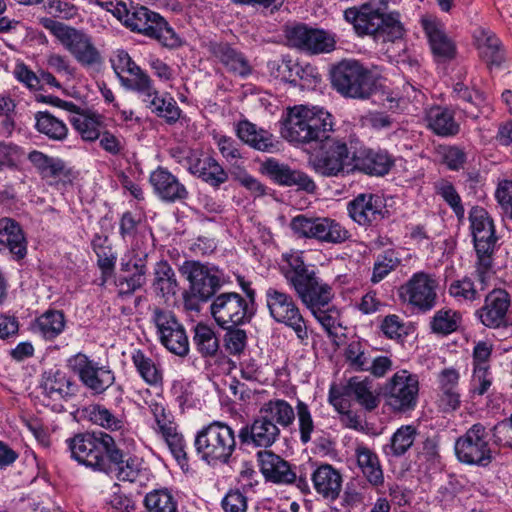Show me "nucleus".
<instances>
[{
	"mask_svg": "<svg viewBox=\"0 0 512 512\" xmlns=\"http://www.w3.org/2000/svg\"><path fill=\"white\" fill-rule=\"evenodd\" d=\"M207 50L226 67L228 72L235 76L245 78L253 71L248 58L227 42L209 41L207 43Z\"/></svg>",
	"mask_w": 512,
	"mask_h": 512,
	"instance_id": "19",
	"label": "nucleus"
},
{
	"mask_svg": "<svg viewBox=\"0 0 512 512\" xmlns=\"http://www.w3.org/2000/svg\"><path fill=\"white\" fill-rule=\"evenodd\" d=\"M130 75L132 78L120 77V83L126 89L137 92L142 97V101L147 103L157 91L150 76L142 69Z\"/></svg>",
	"mask_w": 512,
	"mask_h": 512,
	"instance_id": "46",
	"label": "nucleus"
},
{
	"mask_svg": "<svg viewBox=\"0 0 512 512\" xmlns=\"http://www.w3.org/2000/svg\"><path fill=\"white\" fill-rule=\"evenodd\" d=\"M210 312L215 322L223 329L235 328L249 322L254 314L249 303L236 292L217 295Z\"/></svg>",
	"mask_w": 512,
	"mask_h": 512,
	"instance_id": "12",
	"label": "nucleus"
},
{
	"mask_svg": "<svg viewBox=\"0 0 512 512\" xmlns=\"http://www.w3.org/2000/svg\"><path fill=\"white\" fill-rule=\"evenodd\" d=\"M270 73L275 78H280L284 81L296 82V70H300L297 63H293L290 59L273 60L268 62Z\"/></svg>",
	"mask_w": 512,
	"mask_h": 512,
	"instance_id": "61",
	"label": "nucleus"
},
{
	"mask_svg": "<svg viewBox=\"0 0 512 512\" xmlns=\"http://www.w3.org/2000/svg\"><path fill=\"white\" fill-rule=\"evenodd\" d=\"M345 394L353 396L357 403L368 412L375 410L380 403L379 397L372 391V382L367 378L363 380L359 377L350 378L345 387Z\"/></svg>",
	"mask_w": 512,
	"mask_h": 512,
	"instance_id": "36",
	"label": "nucleus"
},
{
	"mask_svg": "<svg viewBox=\"0 0 512 512\" xmlns=\"http://www.w3.org/2000/svg\"><path fill=\"white\" fill-rule=\"evenodd\" d=\"M509 306V294L503 289H494L487 294L484 305L476 313L483 325L498 328L505 324Z\"/></svg>",
	"mask_w": 512,
	"mask_h": 512,
	"instance_id": "21",
	"label": "nucleus"
},
{
	"mask_svg": "<svg viewBox=\"0 0 512 512\" xmlns=\"http://www.w3.org/2000/svg\"><path fill=\"white\" fill-rule=\"evenodd\" d=\"M333 128L332 115L320 108L295 106L289 109L281 134L289 142L308 144L313 149L319 137Z\"/></svg>",
	"mask_w": 512,
	"mask_h": 512,
	"instance_id": "2",
	"label": "nucleus"
},
{
	"mask_svg": "<svg viewBox=\"0 0 512 512\" xmlns=\"http://www.w3.org/2000/svg\"><path fill=\"white\" fill-rule=\"evenodd\" d=\"M418 393V378L407 370L396 372L383 387L385 404L393 412L406 413L414 410Z\"/></svg>",
	"mask_w": 512,
	"mask_h": 512,
	"instance_id": "9",
	"label": "nucleus"
},
{
	"mask_svg": "<svg viewBox=\"0 0 512 512\" xmlns=\"http://www.w3.org/2000/svg\"><path fill=\"white\" fill-rule=\"evenodd\" d=\"M283 273L286 281L294 288L297 295L308 289L311 284H316V281L320 279L299 256L289 258L288 267L284 269Z\"/></svg>",
	"mask_w": 512,
	"mask_h": 512,
	"instance_id": "32",
	"label": "nucleus"
},
{
	"mask_svg": "<svg viewBox=\"0 0 512 512\" xmlns=\"http://www.w3.org/2000/svg\"><path fill=\"white\" fill-rule=\"evenodd\" d=\"M158 433L167 444L170 452L181 468H187L188 458L185 451V442L182 434L177 431L176 424H169L168 427L163 428V430Z\"/></svg>",
	"mask_w": 512,
	"mask_h": 512,
	"instance_id": "43",
	"label": "nucleus"
},
{
	"mask_svg": "<svg viewBox=\"0 0 512 512\" xmlns=\"http://www.w3.org/2000/svg\"><path fill=\"white\" fill-rule=\"evenodd\" d=\"M449 294L459 302H472L480 298L477 288L469 278L453 281L449 286Z\"/></svg>",
	"mask_w": 512,
	"mask_h": 512,
	"instance_id": "59",
	"label": "nucleus"
},
{
	"mask_svg": "<svg viewBox=\"0 0 512 512\" xmlns=\"http://www.w3.org/2000/svg\"><path fill=\"white\" fill-rule=\"evenodd\" d=\"M87 415L92 423L108 430L116 431L122 429L124 426L121 417L101 405L90 406L87 409Z\"/></svg>",
	"mask_w": 512,
	"mask_h": 512,
	"instance_id": "52",
	"label": "nucleus"
},
{
	"mask_svg": "<svg viewBox=\"0 0 512 512\" xmlns=\"http://www.w3.org/2000/svg\"><path fill=\"white\" fill-rule=\"evenodd\" d=\"M40 388L42 394L47 398L57 400H68L73 397L77 385L59 369H50L42 374Z\"/></svg>",
	"mask_w": 512,
	"mask_h": 512,
	"instance_id": "26",
	"label": "nucleus"
},
{
	"mask_svg": "<svg viewBox=\"0 0 512 512\" xmlns=\"http://www.w3.org/2000/svg\"><path fill=\"white\" fill-rule=\"evenodd\" d=\"M311 312L329 334L335 333L339 326V312L336 308L329 307V305L321 306L312 309Z\"/></svg>",
	"mask_w": 512,
	"mask_h": 512,
	"instance_id": "62",
	"label": "nucleus"
},
{
	"mask_svg": "<svg viewBox=\"0 0 512 512\" xmlns=\"http://www.w3.org/2000/svg\"><path fill=\"white\" fill-rule=\"evenodd\" d=\"M301 301L310 309L316 307L328 306L333 298L332 288L321 279L313 283L304 292L298 294Z\"/></svg>",
	"mask_w": 512,
	"mask_h": 512,
	"instance_id": "42",
	"label": "nucleus"
},
{
	"mask_svg": "<svg viewBox=\"0 0 512 512\" xmlns=\"http://www.w3.org/2000/svg\"><path fill=\"white\" fill-rule=\"evenodd\" d=\"M358 141H351L350 146L344 139L328 135L319 137L313 146L311 155L315 160H382L383 156H375L371 150L358 152Z\"/></svg>",
	"mask_w": 512,
	"mask_h": 512,
	"instance_id": "16",
	"label": "nucleus"
},
{
	"mask_svg": "<svg viewBox=\"0 0 512 512\" xmlns=\"http://www.w3.org/2000/svg\"><path fill=\"white\" fill-rule=\"evenodd\" d=\"M148 512H178L174 497L166 489L153 490L144 499Z\"/></svg>",
	"mask_w": 512,
	"mask_h": 512,
	"instance_id": "50",
	"label": "nucleus"
},
{
	"mask_svg": "<svg viewBox=\"0 0 512 512\" xmlns=\"http://www.w3.org/2000/svg\"><path fill=\"white\" fill-rule=\"evenodd\" d=\"M453 98L457 101L455 109L461 111L465 117L474 120L479 118L487 104L482 92L470 89L462 82L454 84Z\"/></svg>",
	"mask_w": 512,
	"mask_h": 512,
	"instance_id": "29",
	"label": "nucleus"
},
{
	"mask_svg": "<svg viewBox=\"0 0 512 512\" xmlns=\"http://www.w3.org/2000/svg\"><path fill=\"white\" fill-rule=\"evenodd\" d=\"M314 489L324 499L335 501L342 490V475L330 464H322L311 475Z\"/></svg>",
	"mask_w": 512,
	"mask_h": 512,
	"instance_id": "28",
	"label": "nucleus"
},
{
	"mask_svg": "<svg viewBox=\"0 0 512 512\" xmlns=\"http://www.w3.org/2000/svg\"><path fill=\"white\" fill-rule=\"evenodd\" d=\"M333 88L350 98L366 99L372 92V80L368 69L356 60H342L331 70Z\"/></svg>",
	"mask_w": 512,
	"mask_h": 512,
	"instance_id": "7",
	"label": "nucleus"
},
{
	"mask_svg": "<svg viewBox=\"0 0 512 512\" xmlns=\"http://www.w3.org/2000/svg\"><path fill=\"white\" fill-rule=\"evenodd\" d=\"M280 435L281 430L258 413L251 424L245 425L240 429L238 437L242 444L267 450V448L279 440Z\"/></svg>",
	"mask_w": 512,
	"mask_h": 512,
	"instance_id": "18",
	"label": "nucleus"
},
{
	"mask_svg": "<svg viewBox=\"0 0 512 512\" xmlns=\"http://www.w3.org/2000/svg\"><path fill=\"white\" fill-rule=\"evenodd\" d=\"M152 288L157 296L168 299L178 290L176 274L167 261L156 263L153 272Z\"/></svg>",
	"mask_w": 512,
	"mask_h": 512,
	"instance_id": "35",
	"label": "nucleus"
},
{
	"mask_svg": "<svg viewBox=\"0 0 512 512\" xmlns=\"http://www.w3.org/2000/svg\"><path fill=\"white\" fill-rule=\"evenodd\" d=\"M124 25L131 31L157 40L166 48L174 49L182 45L180 36L168 22L159 13L145 6L131 4Z\"/></svg>",
	"mask_w": 512,
	"mask_h": 512,
	"instance_id": "5",
	"label": "nucleus"
},
{
	"mask_svg": "<svg viewBox=\"0 0 512 512\" xmlns=\"http://www.w3.org/2000/svg\"><path fill=\"white\" fill-rule=\"evenodd\" d=\"M260 471L267 481L277 484H290L295 482L296 473L291 465L270 450H261L257 453Z\"/></svg>",
	"mask_w": 512,
	"mask_h": 512,
	"instance_id": "22",
	"label": "nucleus"
},
{
	"mask_svg": "<svg viewBox=\"0 0 512 512\" xmlns=\"http://www.w3.org/2000/svg\"><path fill=\"white\" fill-rule=\"evenodd\" d=\"M65 328V316L62 311L48 310L39 316L33 329L43 338L52 340L60 335Z\"/></svg>",
	"mask_w": 512,
	"mask_h": 512,
	"instance_id": "38",
	"label": "nucleus"
},
{
	"mask_svg": "<svg viewBox=\"0 0 512 512\" xmlns=\"http://www.w3.org/2000/svg\"><path fill=\"white\" fill-rule=\"evenodd\" d=\"M266 306L271 318L291 328L301 343L309 338L308 327L294 298L276 287L265 291Z\"/></svg>",
	"mask_w": 512,
	"mask_h": 512,
	"instance_id": "8",
	"label": "nucleus"
},
{
	"mask_svg": "<svg viewBox=\"0 0 512 512\" xmlns=\"http://www.w3.org/2000/svg\"><path fill=\"white\" fill-rule=\"evenodd\" d=\"M286 38L292 47L313 55L329 53L336 46L335 34L305 24L287 28Z\"/></svg>",
	"mask_w": 512,
	"mask_h": 512,
	"instance_id": "14",
	"label": "nucleus"
},
{
	"mask_svg": "<svg viewBox=\"0 0 512 512\" xmlns=\"http://www.w3.org/2000/svg\"><path fill=\"white\" fill-rule=\"evenodd\" d=\"M262 174L281 186H297L307 192H314L316 185L306 174L290 168L285 162H262Z\"/></svg>",
	"mask_w": 512,
	"mask_h": 512,
	"instance_id": "20",
	"label": "nucleus"
},
{
	"mask_svg": "<svg viewBox=\"0 0 512 512\" xmlns=\"http://www.w3.org/2000/svg\"><path fill=\"white\" fill-rule=\"evenodd\" d=\"M348 216L360 226H369L384 218L385 205L379 195L360 193L347 203Z\"/></svg>",
	"mask_w": 512,
	"mask_h": 512,
	"instance_id": "17",
	"label": "nucleus"
},
{
	"mask_svg": "<svg viewBox=\"0 0 512 512\" xmlns=\"http://www.w3.org/2000/svg\"><path fill=\"white\" fill-rule=\"evenodd\" d=\"M383 13L370 5H362L360 8L351 7L344 11V18L353 24L360 35H373L377 37L383 24Z\"/></svg>",
	"mask_w": 512,
	"mask_h": 512,
	"instance_id": "25",
	"label": "nucleus"
},
{
	"mask_svg": "<svg viewBox=\"0 0 512 512\" xmlns=\"http://www.w3.org/2000/svg\"><path fill=\"white\" fill-rule=\"evenodd\" d=\"M438 281L434 275L416 272L401 285L398 294L401 300L421 313L431 311L437 304Z\"/></svg>",
	"mask_w": 512,
	"mask_h": 512,
	"instance_id": "11",
	"label": "nucleus"
},
{
	"mask_svg": "<svg viewBox=\"0 0 512 512\" xmlns=\"http://www.w3.org/2000/svg\"><path fill=\"white\" fill-rule=\"evenodd\" d=\"M416 434V429L413 426H401L392 435L390 443L384 448L385 453L396 457L404 455L413 445Z\"/></svg>",
	"mask_w": 512,
	"mask_h": 512,
	"instance_id": "45",
	"label": "nucleus"
},
{
	"mask_svg": "<svg viewBox=\"0 0 512 512\" xmlns=\"http://www.w3.org/2000/svg\"><path fill=\"white\" fill-rule=\"evenodd\" d=\"M421 24L436 61L447 62L452 60L456 54V46L446 35L443 25L434 18H423Z\"/></svg>",
	"mask_w": 512,
	"mask_h": 512,
	"instance_id": "24",
	"label": "nucleus"
},
{
	"mask_svg": "<svg viewBox=\"0 0 512 512\" xmlns=\"http://www.w3.org/2000/svg\"><path fill=\"white\" fill-rule=\"evenodd\" d=\"M194 344L203 357H214L219 351V340L215 331L207 325L197 324L194 328Z\"/></svg>",
	"mask_w": 512,
	"mask_h": 512,
	"instance_id": "44",
	"label": "nucleus"
},
{
	"mask_svg": "<svg viewBox=\"0 0 512 512\" xmlns=\"http://www.w3.org/2000/svg\"><path fill=\"white\" fill-rule=\"evenodd\" d=\"M344 358L351 369L360 372L367 370L370 360L366 345L360 340H353L348 343L344 350Z\"/></svg>",
	"mask_w": 512,
	"mask_h": 512,
	"instance_id": "49",
	"label": "nucleus"
},
{
	"mask_svg": "<svg viewBox=\"0 0 512 512\" xmlns=\"http://www.w3.org/2000/svg\"><path fill=\"white\" fill-rule=\"evenodd\" d=\"M349 231L334 219L317 217L315 239L330 244H341L350 238Z\"/></svg>",
	"mask_w": 512,
	"mask_h": 512,
	"instance_id": "39",
	"label": "nucleus"
},
{
	"mask_svg": "<svg viewBox=\"0 0 512 512\" xmlns=\"http://www.w3.org/2000/svg\"><path fill=\"white\" fill-rule=\"evenodd\" d=\"M180 270L189 282L191 293L202 301H207L222 285V273L213 265L185 261Z\"/></svg>",
	"mask_w": 512,
	"mask_h": 512,
	"instance_id": "13",
	"label": "nucleus"
},
{
	"mask_svg": "<svg viewBox=\"0 0 512 512\" xmlns=\"http://www.w3.org/2000/svg\"><path fill=\"white\" fill-rule=\"evenodd\" d=\"M131 361L140 377L151 386L162 383L163 376L159 365L144 351L136 349L132 352Z\"/></svg>",
	"mask_w": 512,
	"mask_h": 512,
	"instance_id": "37",
	"label": "nucleus"
},
{
	"mask_svg": "<svg viewBox=\"0 0 512 512\" xmlns=\"http://www.w3.org/2000/svg\"><path fill=\"white\" fill-rule=\"evenodd\" d=\"M312 169L323 177H345L354 173L352 162H310Z\"/></svg>",
	"mask_w": 512,
	"mask_h": 512,
	"instance_id": "57",
	"label": "nucleus"
},
{
	"mask_svg": "<svg viewBox=\"0 0 512 512\" xmlns=\"http://www.w3.org/2000/svg\"><path fill=\"white\" fill-rule=\"evenodd\" d=\"M71 457L94 471L112 472V465L122 461V450L106 432L81 433L67 440Z\"/></svg>",
	"mask_w": 512,
	"mask_h": 512,
	"instance_id": "1",
	"label": "nucleus"
},
{
	"mask_svg": "<svg viewBox=\"0 0 512 512\" xmlns=\"http://www.w3.org/2000/svg\"><path fill=\"white\" fill-rule=\"evenodd\" d=\"M470 226L478 257L476 273L479 281L484 284L491 268V255L494 251L497 237L495 226L489 213L482 207H473L469 213Z\"/></svg>",
	"mask_w": 512,
	"mask_h": 512,
	"instance_id": "6",
	"label": "nucleus"
},
{
	"mask_svg": "<svg viewBox=\"0 0 512 512\" xmlns=\"http://www.w3.org/2000/svg\"><path fill=\"white\" fill-rule=\"evenodd\" d=\"M454 448L458 460L462 463L486 467L492 461L489 434L481 423L472 425L459 437Z\"/></svg>",
	"mask_w": 512,
	"mask_h": 512,
	"instance_id": "10",
	"label": "nucleus"
},
{
	"mask_svg": "<svg viewBox=\"0 0 512 512\" xmlns=\"http://www.w3.org/2000/svg\"><path fill=\"white\" fill-rule=\"evenodd\" d=\"M247 144L259 151L274 153L279 150L280 142L267 130L256 127L255 137L249 138Z\"/></svg>",
	"mask_w": 512,
	"mask_h": 512,
	"instance_id": "60",
	"label": "nucleus"
},
{
	"mask_svg": "<svg viewBox=\"0 0 512 512\" xmlns=\"http://www.w3.org/2000/svg\"><path fill=\"white\" fill-rule=\"evenodd\" d=\"M150 183L157 196L165 202H176L187 197V190L167 169L158 167L150 174Z\"/></svg>",
	"mask_w": 512,
	"mask_h": 512,
	"instance_id": "27",
	"label": "nucleus"
},
{
	"mask_svg": "<svg viewBox=\"0 0 512 512\" xmlns=\"http://www.w3.org/2000/svg\"><path fill=\"white\" fill-rule=\"evenodd\" d=\"M158 117H162L167 123H176L181 115V109L178 107L176 101L171 96L160 97L158 91L145 103Z\"/></svg>",
	"mask_w": 512,
	"mask_h": 512,
	"instance_id": "41",
	"label": "nucleus"
},
{
	"mask_svg": "<svg viewBox=\"0 0 512 512\" xmlns=\"http://www.w3.org/2000/svg\"><path fill=\"white\" fill-rule=\"evenodd\" d=\"M67 365L78 375L83 385L95 394L103 393L115 381L114 373L108 367L98 366L85 354L78 353L70 357Z\"/></svg>",
	"mask_w": 512,
	"mask_h": 512,
	"instance_id": "15",
	"label": "nucleus"
},
{
	"mask_svg": "<svg viewBox=\"0 0 512 512\" xmlns=\"http://www.w3.org/2000/svg\"><path fill=\"white\" fill-rule=\"evenodd\" d=\"M159 340L167 350L177 356L184 357L189 353V340L182 324L167 332Z\"/></svg>",
	"mask_w": 512,
	"mask_h": 512,
	"instance_id": "51",
	"label": "nucleus"
},
{
	"mask_svg": "<svg viewBox=\"0 0 512 512\" xmlns=\"http://www.w3.org/2000/svg\"><path fill=\"white\" fill-rule=\"evenodd\" d=\"M194 445L209 465L227 464L236 449L235 432L226 423L214 421L197 433Z\"/></svg>",
	"mask_w": 512,
	"mask_h": 512,
	"instance_id": "3",
	"label": "nucleus"
},
{
	"mask_svg": "<svg viewBox=\"0 0 512 512\" xmlns=\"http://www.w3.org/2000/svg\"><path fill=\"white\" fill-rule=\"evenodd\" d=\"M427 127L436 135L449 137L455 136L460 131V125L455 120L454 112L448 108L435 106L426 114Z\"/></svg>",
	"mask_w": 512,
	"mask_h": 512,
	"instance_id": "33",
	"label": "nucleus"
},
{
	"mask_svg": "<svg viewBox=\"0 0 512 512\" xmlns=\"http://www.w3.org/2000/svg\"><path fill=\"white\" fill-rule=\"evenodd\" d=\"M150 321L156 328L158 338L181 325L172 311L160 307L151 308Z\"/></svg>",
	"mask_w": 512,
	"mask_h": 512,
	"instance_id": "54",
	"label": "nucleus"
},
{
	"mask_svg": "<svg viewBox=\"0 0 512 512\" xmlns=\"http://www.w3.org/2000/svg\"><path fill=\"white\" fill-rule=\"evenodd\" d=\"M8 250L15 259L20 260L26 256L27 246L24 234L14 220L0 219V251Z\"/></svg>",
	"mask_w": 512,
	"mask_h": 512,
	"instance_id": "31",
	"label": "nucleus"
},
{
	"mask_svg": "<svg viewBox=\"0 0 512 512\" xmlns=\"http://www.w3.org/2000/svg\"><path fill=\"white\" fill-rule=\"evenodd\" d=\"M40 24L61 43L81 66L93 67L102 62L100 51L94 45L91 36L83 30L48 17L41 18Z\"/></svg>",
	"mask_w": 512,
	"mask_h": 512,
	"instance_id": "4",
	"label": "nucleus"
},
{
	"mask_svg": "<svg viewBox=\"0 0 512 512\" xmlns=\"http://www.w3.org/2000/svg\"><path fill=\"white\" fill-rule=\"evenodd\" d=\"M259 414L274 423L279 430L291 427L295 421V410L284 399H271L265 402L260 407Z\"/></svg>",
	"mask_w": 512,
	"mask_h": 512,
	"instance_id": "34",
	"label": "nucleus"
},
{
	"mask_svg": "<svg viewBox=\"0 0 512 512\" xmlns=\"http://www.w3.org/2000/svg\"><path fill=\"white\" fill-rule=\"evenodd\" d=\"M70 122L83 140L94 141L100 137L99 121L95 117L77 112V115L73 116Z\"/></svg>",
	"mask_w": 512,
	"mask_h": 512,
	"instance_id": "55",
	"label": "nucleus"
},
{
	"mask_svg": "<svg viewBox=\"0 0 512 512\" xmlns=\"http://www.w3.org/2000/svg\"><path fill=\"white\" fill-rule=\"evenodd\" d=\"M112 68L117 77L120 79L122 73L127 72L133 74L140 71V67L132 60L128 52L119 49L116 51L114 58L111 59Z\"/></svg>",
	"mask_w": 512,
	"mask_h": 512,
	"instance_id": "64",
	"label": "nucleus"
},
{
	"mask_svg": "<svg viewBox=\"0 0 512 512\" xmlns=\"http://www.w3.org/2000/svg\"><path fill=\"white\" fill-rule=\"evenodd\" d=\"M188 169L198 178L214 186L227 180V173L219 162H193Z\"/></svg>",
	"mask_w": 512,
	"mask_h": 512,
	"instance_id": "47",
	"label": "nucleus"
},
{
	"mask_svg": "<svg viewBox=\"0 0 512 512\" xmlns=\"http://www.w3.org/2000/svg\"><path fill=\"white\" fill-rule=\"evenodd\" d=\"M36 129L52 140L61 141L66 138V124L48 111H40L35 115Z\"/></svg>",
	"mask_w": 512,
	"mask_h": 512,
	"instance_id": "40",
	"label": "nucleus"
},
{
	"mask_svg": "<svg viewBox=\"0 0 512 512\" xmlns=\"http://www.w3.org/2000/svg\"><path fill=\"white\" fill-rule=\"evenodd\" d=\"M400 263L401 259L398 257L397 252L393 249H387L378 254L374 262L371 282L379 283L386 276H388L389 273L394 271L400 265Z\"/></svg>",
	"mask_w": 512,
	"mask_h": 512,
	"instance_id": "48",
	"label": "nucleus"
},
{
	"mask_svg": "<svg viewBox=\"0 0 512 512\" xmlns=\"http://www.w3.org/2000/svg\"><path fill=\"white\" fill-rule=\"evenodd\" d=\"M298 419L300 440L303 444L311 441L312 433L315 429L314 421L308 405L303 401H298L296 405V414Z\"/></svg>",
	"mask_w": 512,
	"mask_h": 512,
	"instance_id": "58",
	"label": "nucleus"
},
{
	"mask_svg": "<svg viewBox=\"0 0 512 512\" xmlns=\"http://www.w3.org/2000/svg\"><path fill=\"white\" fill-rule=\"evenodd\" d=\"M404 35V27L400 21V14L398 12H391L384 14L383 24L376 38H383V41H395L401 39Z\"/></svg>",
	"mask_w": 512,
	"mask_h": 512,
	"instance_id": "56",
	"label": "nucleus"
},
{
	"mask_svg": "<svg viewBox=\"0 0 512 512\" xmlns=\"http://www.w3.org/2000/svg\"><path fill=\"white\" fill-rule=\"evenodd\" d=\"M117 470V478L120 481L134 482L137 480L140 472V464L136 458L128 457L124 459L122 453V461L112 465V471Z\"/></svg>",
	"mask_w": 512,
	"mask_h": 512,
	"instance_id": "63",
	"label": "nucleus"
},
{
	"mask_svg": "<svg viewBox=\"0 0 512 512\" xmlns=\"http://www.w3.org/2000/svg\"><path fill=\"white\" fill-rule=\"evenodd\" d=\"M460 315L452 309H440L431 319V330L436 334L448 335L457 330Z\"/></svg>",
	"mask_w": 512,
	"mask_h": 512,
	"instance_id": "53",
	"label": "nucleus"
},
{
	"mask_svg": "<svg viewBox=\"0 0 512 512\" xmlns=\"http://www.w3.org/2000/svg\"><path fill=\"white\" fill-rule=\"evenodd\" d=\"M357 466L368 484L378 489L384 484V473L378 455L363 444L355 448Z\"/></svg>",
	"mask_w": 512,
	"mask_h": 512,
	"instance_id": "30",
	"label": "nucleus"
},
{
	"mask_svg": "<svg viewBox=\"0 0 512 512\" xmlns=\"http://www.w3.org/2000/svg\"><path fill=\"white\" fill-rule=\"evenodd\" d=\"M473 37L479 56L488 68H500L505 61V50L496 34L488 28L478 27Z\"/></svg>",
	"mask_w": 512,
	"mask_h": 512,
	"instance_id": "23",
	"label": "nucleus"
}]
</instances>
